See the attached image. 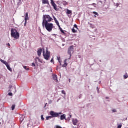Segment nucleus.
I'll return each mask as SVG.
<instances>
[{"mask_svg": "<svg viewBox=\"0 0 128 128\" xmlns=\"http://www.w3.org/2000/svg\"><path fill=\"white\" fill-rule=\"evenodd\" d=\"M43 54L44 56V58L46 60H49L50 58V52H48V50L47 49L46 51V53L44 51L43 52Z\"/></svg>", "mask_w": 128, "mask_h": 128, "instance_id": "obj_4", "label": "nucleus"}, {"mask_svg": "<svg viewBox=\"0 0 128 128\" xmlns=\"http://www.w3.org/2000/svg\"><path fill=\"white\" fill-rule=\"evenodd\" d=\"M74 28H77V30L78 29V26L76 24L74 25Z\"/></svg>", "mask_w": 128, "mask_h": 128, "instance_id": "obj_28", "label": "nucleus"}, {"mask_svg": "<svg viewBox=\"0 0 128 128\" xmlns=\"http://www.w3.org/2000/svg\"><path fill=\"white\" fill-rule=\"evenodd\" d=\"M32 66H36V64L35 63H32Z\"/></svg>", "mask_w": 128, "mask_h": 128, "instance_id": "obj_32", "label": "nucleus"}, {"mask_svg": "<svg viewBox=\"0 0 128 128\" xmlns=\"http://www.w3.org/2000/svg\"><path fill=\"white\" fill-rule=\"evenodd\" d=\"M43 28H46V30L49 32H52V29L54 28V24L52 23H46L42 24Z\"/></svg>", "mask_w": 128, "mask_h": 128, "instance_id": "obj_1", "label": "nucleus"}, {"mask_svg": "<svg viewBox=\"0 0 128 128\" xmlns=\"http://www.w3.org/2000/svg\"><path fill=\"white\" fill-rule=\"evenodd\" d=\"M50 1H51V4L52 6H53L54 10L56 11H58V6H56V4L54 3V0H50Z\"/></svg>", "mask_w": 128, "mask_h": 128, "instance_id": "obj_7", "label": "nucleus"}, {"mask_svg": "<svg viewBox=\"0 0 128 128\" xmlns=\"http://www.w3.org/2000/svg\"><path fill=\"white\" fill-rule=\"evenodd\" d=\"M48 105V104H45V106H44V108H46V106Z\"/></svg>", "mask_w": 128, "mask_h": 128, "instance_id": "obj_36", "label": "nucleus"}, {"mask_svg": "<svg viewBox=\"0 0 128 128\" xmlns=\"http://www.w3.org/2000/svg\"><path fill=\"white\" fill-rule=\"evenodd\" d=\"M70 118H72V115H70Z\"/></svg>", "mask_w": 128, "mask_h": 128, "instance_id": "obj_40", "label": "nucleus"}, {"mask_svg": "<svg viewBox=\"0 0 128 128\" xmlns=\"http://www.w3.org/2000/svg\"><path fill=\"white\" fill-rule=\"evenodd\" d=\"M106 98L107 100H108V98Z\"/></svg>", "mask_w": 128, "mask_h": 128, "instance_id": "obj_42", "label": "nucleus"}, {"mask_svg": "<svg viewBox=\"0 0 128 128\" xmlns=\"http://www.w3.org/2000/svg\"><path fill=\"white\" fill-rule=\"evenodd\" d=\"M6 66L8 70H10V72L12 71V69L10 68V64H8V63L6 65Z\"/></svg>", "mask_w": 128, "mask_h": 128, "instance_id": "obj_14", "label": "nucleus"}, {"mask_svg": "<svg viewBox=\"0 0 128 128\" xmlns=\"http://www.w3.org/2000/svg\"><path fill=\"white\" fill-rule=\"evenodd\" d=\"M41 118H42V120H44V116L43 115H42L41 116Z\"/></svg>", "mask_w": 128, "mask_h": 128, "instance_id": "obj_27", "label": "nucleus"}, {"mask_svg": "<svg viewBox=\"0 0 128 128\" xmlns=\"http://www.w3.org/2000/svg\"><path fill=\"white\" fill-rule=\"evenodd\" d=\"M50 114L52 116V118H58L60 114H62V113H56L54 112V111H51L50 112Z\"/></svg>", "mask_w": 128, "mask_h": 128, "instance_id": "obj_6", "label": "nucleus"}, {"mask_svg": "<svg viewBox=\"0 0 128 128\" xmlns=\"http://www.w3.org/2000/svg\"><path fill=\"white\" fill-rule=\"evenodd\" d=\"M42 2L43 4H48V6L50 4V2H48V0H42Z\"/></svg>", "mask_w": 128, "mask_h": 128, "instance_id": "obj_9", "label": "nucleus"}, {"mask_svg": "<svg viewBox=\"0 0 128 128\" xmlns=\"http://www.w3.org/2000/svg\"><path fill=\"white\" fill-rule=\"evenodd\" d=\"M68 59H66L65 60H64V64H63L62 66V68H66V66H68Z\"/></svg>", "mask_w": 128, "mask_h": 128, "instance_id": "obj_11", "label": "nucleus"}, {"mask_svg": "<svg viewBox=\"0 0 128 128\" xmlns=\"http://www.w3.org/2000/svg\"><path fill=\"white\" fill-rule=\"evenodd\" d=\"M66 120V114H63L60 117L61 120Z\"/></svg>", "mask_w": 128, "mask_h": 128, "instance_id": "obj_16", "label": "nucleus"}, {"mask_svg": "<svg viewBox=\"0 0 128 128\" xmlns=\"http://www.w3.org/2000/svg\"><path fill=\"white\" fill-rule=\"evenodd\" d=\"M58 70V66L57 67V70Z\"/></svg>", "mask_w": 128, "mask_h": 128, "instance_id": "obj_41", "label": "nucleus"}, {"mask_svg": "<svg viewBox=\"0 0 128 128\" xmlns=\"http://www.w3.org/2000/svg\"><path fill=\"white\" fill-rule=\"evenodd\" d=\"M57 58L60 64V66H62V58L60 56H58Z\"/></svg>", "mask_w": 128, "mask_h": 128, "instance_id": "obj_15", "label": "nucleus"}, {"mask_svg": "<svg viewBox=\"0 0 128 128\" xmlns=\"http://www.w3.org/2000/svg\"><path fill=\"white\" fill-rule=\"evenodd\" d=\"M72 122L74 126H77L78 122V120L77 119H72Z\"/></svg>", "mask_w": 128, "mask_h": 128, "instance_id": "obj_8", "label": "nucleus"}, {"mask_svg": "<svg viewBox=\"0 0 128 128\" xmlns=\"http://www.w3.org/2000/svg\"><path fill=\"white\" fill-rule=\"evenodd\" d=\"M8 46H10V44H8Z\"/></svg>", "mask_w": 128, "mask_h": 128, "instance_id": "obj_37", "label": "nucleus"}, {"mask_svg": "<svg viewBox=\"0 0 128 128\" xmlns=\"http://www.w3.org/2000/svg\"><path fill=\"white\" fill-rule=\"evenodd\" d=\"M53 79L54 80H58V76H56V75H53Z\"/></svg>", "mask_w": 128, "mask_h": 128, "instance_id": "obj_19", "label": "nucleus"}, {"mask_svg": "<svg viewBox=\"0 0 128 128\" xmlns=\"http://www.w3.org/2000/svg\"><path fill=\"white\" fill-rule=\"evenodd\" d=\"M112 112H116V110H112Z\"/></svg>", "mask_w": 128, "mask_h": 128, "instance_id": "obj_31", "label": "nucleus"}, {"mask_svg": "<svg viewBox=\"0 0 128 128\" xmlns=\"http://www.w3.org/2000/svg\"><path fill=\"white\" fill-rule=\"evenodd\" d=\"M54 20H55L56 24L57 26L59 28H60V22H58V20H56V18L55 16H54Z\"/></svg>", "mask_w": 128, "mask_h": 128, "instance_id": "obj_12", "label": "nucleus"}, {"mask_svg": "<svg viewBox=\"0 0 128 128\" xmlns=\"http://www.w3.org/2000/svg\"><path fill=\"white\" fill-rule=\"evenodd\" d=\"M0 62H2V64H4L6 66L8 64V62H6L2 60H1Z\"/></svg>", "mask_w": 128, "mask_h": 128, "instance_id": "obj_18", "label": "nucleus"}, {"mask_svg": "<svg viewBox=\"0 0 128 128\" xmlns=\"http://www.w3.org/2000/svg\"><path fill=\"white\" fill-rule=\"evenodd\" d=\"M24 70H30V68H28V66H24Z\"/></svg>", "mask_w": 128, "mask_h": 128, "instance_id": "obj_21", "label": "nucleus"}, {"mask_svg": "<svg viewBox=\"0 0 128 128\" xmlns=\"http://www.w3.org/2000/svg\"><path fill=\"white\" fill-rule=\"evenodd\" d=\"M21 122H24V119H22V120L21 119Z\"/></svg>", "mask_w": 128, "mask_h": 128, "instance_id": "obj_39", "label": "nucleus"}, {"mask_svg": "<svg viewBox=\"0 0 128 128\" xmlns=\"http://www.w3.org/2000/svg\"><path fill=\"white\" fill-rule=\"evenodd\" d=\"M28 13L27 12L26 14L25 20H26V22H28Z\"/></svg>", "mask_w": 128, "mask_h": 128, "instance_id": "obj_17", "label": "nucleus"}, {"mask_svg": "<svg viewBox=\"0 0 128 128\" xmlns=\"http://www.w3.org/2000/svg\"><path fill=\"white\" fill-rule=\"evenodd\" d=\"M14 108H16V105H13L12 106V110H14Z\"/></svg>", "mask_w": 128, "mask_h": 128, "instance_id": "obj_24", "label": "nucleus"}, {"mask_svg": "<svg viewBox=\"0 0 128 128\" xmlns=\"http://www.w3.org/2000/svg\"><path fill=\"white\" fill-rule=\"evenodd\" d=\"M122 125H119L118 126V128H122Z\"/></svg>", "mask_w": 128, "mask_h": 128, "instance_id": "obj_33", "label": "nucleus"}, {"mask_svg": "<svg viewBox=\"0 0 128 128\" xmlns=\"http://www.w3.org/2000/svg\"><path fill=\"white\" fill-rule=\"evenodd\" d=\"M66 14H70V16H72V11L68 9H67Z\"/></svg>", "mask_w": 128, "mask_h": 128, "instance_id": "obj_13", "label": "nucleus"}, {"mask_svg": "<svg viewBox=\"0 0 128 128\" xmlns=\"http://www.w3.org/2000/svg\"><path fill=\"white\" fill-rule=\"evenodd\" d=\"M52 20V18L50 16V15H44L43 16V22L42 24H48Z\"/></svg>", "mask_w": 128, "mask_h": 128, "instance_id": "obj_3", "label": "nucleus"}, {"mask_svg": "<svg viewBox=\"0 0 128 128\" xmlns=\"http://www.w3.org/2000/svg\"><path fill=\"white\" fill-rule=\"evenodd\" d=\"M11 32L12 38H16V40H18V38H20V33L18 32L16 30L12 29Z\"/></svg>", "mask_w": 128, "mask_h": 128, "instance_id": "obj_2", "label": "nucleus"}, {"mask_svg": "<svg viewBox=\"0 0 128 128\" xmlns=\"http://www.w3.org/2000/svg\"><path fill=\"white\" fill-rule=\"evenodd\" d=\"M74 46H70L68 49V54H70V57L69 60L72 58V54H73L74 52Z\"/></svg>", "mask_w": 128, "mask_h": 128, "instance_id": "obj_5", "label": "nucleus"}, {"mask_svg": "<svg viewBox=\"0 0 128 128\" xmlns=\"http://www.w3.org/2000/svg\"><path fill=\"white\" fill-rule=\"evenodd\" d=\"M60 28L61 32H62V34H64V30H62V28H60Z\"/></svg>", "mask_w": 128, "mask_h": 128, "instance_id": "obj_25", "label": "nucleus"}, {"mask_svg": "<svg viewBox=\"0 0 128 128\" xmlns=\"http://www.w3.org/2000/svg\"><path fill=\"white\" fill-rule=\"evenodd\" d=\"M128 78V74H126V75L124 76V78H125V80H126Z\"/></svg>", "mask_w": 128, "mask_h": 128, "instance_id": "obj_22", "label": "nucleus"}, {"mask_svg": "<svg viewBox=\"0 0 128 128\" xmlns=\"http://www.w3.org/2000/svg\"><path fill=\"white\" fill-rule=\"evenodd\" d=\"M26 22H27V21L25 20V24H24L25 26H26Z\"/></svg>", "mask_w": 128, "mask_h": 128, "instance_id": "obj_35", "label": "nucleus"}, {"mask_svg": "<svg viewBox=\"0 0 128 128\" xmlns=\"http://www.w3.org/2000/svg\"><path fill=\"white\" fill-rule=\"evenodd\" d=\"M8 96H12V93H9Z\"/></svg>", "mask_w": 128, "mask_h": 128, "instance_id": "obj_30", "label": "nucleus"}, {"mask_svg": "<svg viewBox=\"0 0 128 128\" xmlns=\"http://www.w3.org/2000/svg\"><path fill=\"white\" fill-rule=\"evenodd\" d=\"M62 94H65L66 95V92H64V90H62Z\"/></svg>", "mask_w": 128, "mask_h": 128, "instance_id": "obj_29", "label": "nucleus"}, {"mask_svg": "<svg viewBox=\"0 0 128 128\" xmlns=\"http://www.w3.org/2000/svg\"><path fill=\"white\" fill-rule=\"evenodd\" d=\"M93 14H96V16H98V12H93Z\"/></svg>", "mask_w": 128, "mask_h": 128, "instance_id": "obj_26", "label": "nucleus"}, {"mask_svg": "<svg viewBox=\"0 0 128 128\" xmlns=\"http://www.w3.org/2000/svg\"><path fill=\"white\" fill-rule=\"evenodd\" d=\"M12 90H16V88H13Z\"/></svg>", "mask_w": 128, "mask_h": 128, "instance_id": "obj_38", "label": "nucleus"}, {"mask_svg": "<svg viewBox=\"0 0 128 128\" xmlns=\"http://www.w3.org/2000/svg\"><path fill=\"white\" fill-rule=\"evenodd\" d=\"M50 62H54V58L51 60Z\"/></svg>", "mask_w": 128, "mask_h": 128, "instance_id": "obj_34", "label": "nucleus"}, {"mask_svg": "<svg viewBox=\"0 0 128 128\" xmlns=\"http://www.w3.org/2000/svg\"><path fill=\"white\" fill-rule=\"evenodd\" d=\"M42 49L39 48L38 51V56H42Z\"/></svg>", "mask_w": 128, "mask_h": 128, "instance_id": "obj_10", "label": "nucleus"}, {"mask_svg": "<svg viewBox=\"0 0 128 128\" xmlns=\"http://www.w3.org/2000/svg\"><path fill=\"white\" fill-rule=\"evenodd\" d=\"M50 118H52V116H47L46 117V120H50Z\"/></svg>", "mask_w": 128, "mask_h": 128, "instance_id": "obj_23", "label": "nucleus"}, {"mask_svg": "<svg viewBox=\"0 0 128 128\" xmlns=\"http://www.w3.org/2000/svg\"><path fill=\"white\" fill-rule=\"evenodd\" d=\"M77 30H76L75 29H74V28H73V29L72 30V32L74 33V34H76V32H77Z\"/></svg>", "mask_w": 128, "mask_h": 128, "instance_id": "obj_20", "label": "nucleus"}, {"mask_svg": "<svg viewBox=\"0 0 128 128\" xmlns=\"http://www.w3.org/2000/svg\"><path fill=\"white\" fill-rule=\"evenodd\" d=\"M10 92H12V90H10Z\"/></svg>", "mask_w": 128, "mask_h": 128, "instance_id": "obj_43", "label": "nucleus"}]
</instances>
